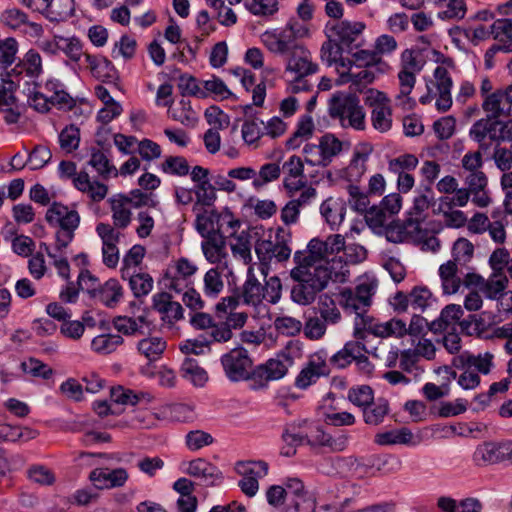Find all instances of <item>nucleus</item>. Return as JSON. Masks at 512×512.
Instances as JSON below:
<instances>
[{
    "instance_id": "10",
    "label": "nucleus",
    "mask_w": 512,
    "mask_h": 512,
    "mask_svg": "<svg viewBox=\"0 0 512 512\" xmlns=\"http://www.w3.org/2000/svg\"><path fill=\"white\" fill-rule=\"evenodd\" d=\"M328 37L336 41L340 47H344L347 53H352V50L360 48L361 43L358 39L361 38L366 25L361 21H338L331 26L327 25Z\"/></svg>"
},
{
    "instance_id": "9",
    "label": "nucleus",
    "mask_w": 512,
    "mask_h": 512,
    "mask_svg": "<svg viewBox=\"0 0 512 512\" xmlns=\"http://www.w3.org/2000/svg\"><path fill=\"white\" fill-rule=\"evenodd\" d=\"M373 294L374 289L372 285L362 283L354 289H343L339 294V303L346 312L354 313L356 319L361 318L364 326H366L365 313L371 305Z\"/></svg>"
},
{
    "instance_id": "62",
    "label": "nucleus",
    "mask_w": 512,
    "mask_h": 512,
    "mask_svg": "<svg viewBox=\"0 0 512 512\" xmlns=\"http://www.w3.org/2000/svg\"><path fill=\"white\" fill-rule=\"evenodd\" d=\"M88 164L104 178H108L111 174L114 176L118 175L116 167L110 163L108 157L101 150H97L91 154Z\"/></svg>"
},
{
    "instance_id": "26",
    "label": "nucleus",
    "mask_w": 512,
    "mask_h": 512,
    "mask_svg": "<svg viewBox=\"0 0 512 512\" xmlns=\"http://www.w3.org/2000/svg\"><path fill=\"white\" fill-rule=\"evenodd\" d=\"M29 8L53 15L51 19L67 17L74 11V0H22Z\"/></svg>"
},
{
    "instance_id": "17",
    "label": "nucleus",
    "mask_w": 512,
    "mask_h": 512,
    "mask_svg": "<svg viewBox=\"0 0 512 512\" xmlns=\"http://www.w3.org/2000/svg\"><path fill=\"white\" fill-rule=\"evenodd\" d=\"M325 247L323 240L319 238L311 239L307 245V250L294 253L295 264L312 270L313 268H330Z\"/></svg>"
},
{
    "instance_id": "19",
    "label": "nucleus",
    "mask_w": 512,
    "mask_h": 512,
    "mask_svg": "<svg viewBox=\"0 0 512 512\" xmlns=\"http://www.w3.org/2000/svg\"><path fill=\"white\" fill-rule=\"evenodd\" d=\"M96 232L102 240L103 263L108 268H115L119 262V242L120 233L110 224L99 223L96 226Z\"/></svg>"
},
{
    "instance_id": "49",
    "label": "nucleus",
    "mask_w": 512,
    "mask_h": 512,
    "mask_svg": "<svg viewBox=\"0 0 512 512\" xmlns=\"http://www.w3.org/2000/svg\"><path fill=\"white\" fill-rule=\"evenodd\" d=\"M202 242V251L210 263H219L226 256V242L220 235L207 237Z\"/></svg>"
},
{
    "instance_id": "20",
    "label": "nucleus",
    "mask_w": 512,
    "mask_h": 512,
    "mask_svg": "<svg viewBox=\"0 0 512 512\" xmlns=\"http://www.w3.org/2000/svg\"><path fill=\"white\" fill-rule=\"evenodd\" d=\"M464 187L472 195V203L479 207H488L492 198L488 190V177L485 173H469L465 176Z\"/></svg>"
},
{
    "instance_id": "29",
    "label": "nucleus",
    "mask_w": 512,
    "mask_h": 512,
    "mask_svg": "<svg viewBox=\"0 0 512 512\" xmlns=\"http://www.w3.org/2000/svg\"><path fill=\"white\" fill-rule=\"evenodd\" d=\"M328 372L325 360L316 354L296 377L295 386L299 389H306L316 383L321 376L328 374Z\"/></svg>"
},
{
    "instance_id": "33",
    "label": "nucleus",
    "mask_w": 512,
    "mask_h": 512,
    "mask_svg": "<svg viewBox=\"0 0 512 512\" xmlns=\"http://www.w3.org/2000/svg\"><path fill=\"white\" fill-rule=\"evenodd\" d=\"M292 365L293 358L288 353L283 352L259 366L261 367L262 373H265L270 381H277L287 374Z\"/></svg>"
},
{
    "instance_id": "46",
    "label": "nucleus",
    "mask_w": 512,
    "mask_h": 512,
    "mask_svg": "<svg viewBox=\"0 0 512 512\" xmlns=\"http://www.w3.org/2000/svg\"><path fill=\"white\" fill-rule=\"evenodd\" d=\"M462 315L463 310L460 305H447L441 311L439 318L430 323L429 329L433 332H440L442 330H446L448 329L449 326L458 322Z\"/></svg>"
},
{
    "instance_id": "57",
    "label": "nucleus",
    "mask_w": 512,
    "mask_h": 512,
    "mask_svg": "<svg viewBox=\"0 0 512 512\" xmlns=\"http://www.w3.org/2000/svg\"><path fill=\"white\" fill-rule=\"evenodd\" d=\"M114 401L124 405H136L141 401L151 402L154 397L148 392H135L130 389L118 387L112 391Z\"/></svg>"
},
{
    "instance_id": "61",
    "label": "nucleus",
    "mask_w": 512,
    "mask_h": 512,
    "mask_svg": "<svg viewBox=\"0 0 512 512\" xmlns=\"http://www.w3.org/2000/svg\"><path fill=\"white\" fill-rule=\"evenodd\" d=\"M281 175V168L277 163H266L260 167L255 176L252 185L255 189H260L268 183L277 180Z\"/></svg>"
},
{
    "instance_id": "41",
    "label": "nucleus",
    "mask_w": 512,
    "mask_h": 512,
    "mask_svg": "<svg viewBox=\"0 0 512 512\" xmlns=\"http://www.w3.org/2000/svg\"><path fill=\"white\" fill-rule=\"evenodd\" d=\"M423 194L416 196L413 201L411 208V217L407 220L408 225L416 224L415 228H418L419 224L425 219V211L429 208L432 201L434 200L433 191L430 186H426Z\"/></svg>"
},
{
    "instance_id": "21",
    "label": "nucleus",
    "mask_w": 512,
    "mask_h": 512,
    "mask_svg": "<svg viewBox=\"0 0 512 512\" xmlns=\"http://www.w3.org/2000/svg\"><path fill=\"white\" fill-rule=\"evenodd\" d=\"M129 478L124 468H95L90 472L89 479L98 489L118 488L125 485Z\"/></svg>"
},
{
    "instance_id": "8",
    "label": "nucleus",
    "mask_w": 512,
    "mask_h": 512,
    "mask_svg": "<svg viewBox=\"0 0 512 512\" xmlns=\"http://www.w3.org/2000/svg\"><path fill=\"white\" fill-rule=\"evenodd\" d=\"M345 143L332 133L322 135L318 144L307 143L302 153L310 166L327 167L335 157L341 154Z\"/></svg>"
},
{
    "instance_id": "6",
    "label": "nucleus",
    "mask_w": 512,
    "mask_h": 512,
    "mask_svg": "<svg viewBox=\"0 0 512 512\" xmlns=\"http://www.w3.org/2000/svg\"><path fill=\"white\" fill-rule=\"evenodd\" d=\"M329 114L338 119L344 128L364 130L366 127L365 112L356 96L335 94L330 100Z\"/></svg>"
},
{
    "instance_id": "60",
    "label": "nucleus",
    "mask_w": 512,
    "mask_h": 512,
    "mask_svg": "<svg viewBox=\"0 0 512 512\" xmlns=\"http://www.w3.org/2000/svg\"><path fill=\"white\" fill-rule=\"evenodd\" d=\"M246 9L258 17L273 16L279 10L278 0H245Z\"/></svg>"
},
{
    "instance_id": "47",
    "label": "nucleus",
    "mask_w": 512,
    "mask_h": 512,
    "mask_svg": "<svg viewBox=\"0 0 512 512\" xmlns=\"http://www.w3.org/2000/svg\"><path fill=\"white\" fill-rule=\"evenodd\" d=\"M370 150L368 151H355L350 164L345 169V178L350 184H355L361 180L367 171V160Z\"/></svg>"
},
{
    "instance_id": "59",
    "label": "nucleus",
    "mask_w": 512,
    "mask_h": 512,
    "mask_svg": "<svg viewBox=\"0 0 512 512\" xmlns=\"http://www.w3.org/2000/svg\"><path fill=\"white\" fill-rule=\"evenodd\" d=\"M318 312L320 317L329 324H337L341 320V313L335 301L327 294H323L318 300Z\"/></svg>"
},
{
    "instance_id": "40",
    "label": "nucleus",
    "mask_w": 512,
    "mask_h": 512,
    "mask_svg": "<svg viewBox=\"0 0 512 512\" xmlns=\"http://www.w3.org/2000/svg\"><path fill=\"white\" fill-rule=\"evenodd\" d=\"M202 293L205 297L216 299L224 290L222 271L218 267L206 271L202 279Z\"/></svg>"
},
{
    "instance_id": "42",
    "label": "nucleus",
    "mask_w": 512,
    "mask_h": 512,
    "mask_svg": "<svg viewBox=\"0 0 512 512\" xmlns=\"http://www.w3.org/2000/svg\"><path fill=\"white\" fill-rule=\"evenodd\" d=\"M457 273L458 268L455 261H448L440 266L439 276L445 294H454L459 290L462 280Z\"/></svg>"
},
{
    "instance_id": "37",
    "label": "nucleus",
    "mask_w": 512,
    "mask_h": 512,
    "mask_svg": "<svg viewBox=\"0 0 512 512\" xmlns=\"http://www.w3.org/2000/svg\"><path fill=\"white\" fill-rule=\"evenodd\" d=\"M133 199L127 196H118L111 200L113 223L118 228H126L131 222V207Z\"/></svg>"
},
{
    "instance_id": "18",
    "label": "nucleus",
    "mask_w": 512,
    "mask_h": 512,
    "mask_svg": "<svg viewBox=\"0 0 512 512\" xmlns=\"http://www.w3.org/2000/svg\"><path fill=\"white\" fill-rule=\"evenodd\" d=\"M152 308L159 314L161 321L172 327L184 318V309L179 302L173 301L167 292L156 293L152 297Z\"/></svg>"
},
{
    "instance_id": "44",
    "label": "nucleus",
    "mask_w": 512,
    "mask_h": 512,
    "mask_svg": "<svg viewBox=\"0 0 512 512\" xmlns=\"http://www.w3.org/2000/svg\"><path fill=\"white\" fill-rule=\"evenodd\" d=\"M181 374L184 379L194 386L203 387L208 380V374L198 361L187 357L181 365Z\"/></svg>"
},
{
    "instance_id": "55",
    "label": "nucleus",
    "mask_w": 512,
    "mask_h": 512,
    "mask_svg": "<svg viewBox=\"0 0 512 512\" xmlns=\"http://www.w3.org/2000/svg\"><path fill=\"white\" fill-rule=\"evenodd\" d=\"M129 286L136 298L148 295L153 289V278L145 272L135 273V271L126 275Z\"/></svg>"
},
{
    "instance_id": "38",
    "label": "nucleus",
    "mask_w": 512,
    "mask_h": 512,
    "mask_svg": "<svg viewBox=\"0 0 512 512\" xmlns=\"http://www.w3.org/2000/svg\"><path fill=\"white\" fill-rule=\"evenodd\" d=\"M320 213L332 229L339 226L344 220L346 208L340 199L328 198L320 206Z\"/></svg>"
},
{
    "instance_id": "50",
    "label": "nucleus",
    "mask_w": 512,
    "mask_h": 512,
    "mask_svg": "<svg viewBox=\"0 0 512 512\" xmlns=\"http://www.w3.org/2000/svg\"><path fill=\"white\" fill-rule=\"evenodd\" d=\"M314 131V123L309 115L303 116L297 124V128L293 135L286 141L288 149L295 150L300 147L303 141L308 140Z\"/></svg>"
},
{
    "instance_id": "35",
    "label": "nucleus",
    "mask_w": 512,
    "mask_h": 512,
    "mask_svg": "<svg viewBox=\"0 0 512 512\" xmlns=\"http://www.w3.org/2000/svg\"><path fill=\"white\" fill-rule=\"evenodd\" d=\"M351 58V67L353 65L359 68H370L377 67L380 72H387L391 69L390 65L384 61L382 58H378L374 52V50H366V49H354L352 53H349Z\"/></svg>"
},
{
    "instance_id": "7",
    "label": "nucleus",
    "mask_w": 512,
    "mask_h": 512,
    "mask_svg": "<svg viewBox=\"0 0 512 512\" xmlns=\"http://www.w3.org/2000/svg\"><path fill=\"white\" fill-rule=\"evenodd\" d=\"M292 234L288 228L278 227L274 239H260L255 244V253L262 266L287 261L292 253Z\"/></svg>"
},
{
    "instance_id": "1",
    "label": "nucleus",
    "mask_w": 512,
    "mask_h": 512,
    "mask_svg": "<svg viewBox=\"0 0 512 512\" xmlns=\"http://www.w3.org/2000/svg\"><path fill=\"white\" fill-rule=\"evenodd\" d=\"M290 277L295 284L291 289V299L299 305L313 303L316 296L324 290L332 278L331 268L309 269L302 265H295L290 271Z\"/></svg>"
},
{
    "instance_id": "43",
    "label": "nucleus",
    "mask_w": 512,
    "mask_h": 512,
    "mask_svg": "<svg viewBox=\"0 0 512 512\" xmlns=\"http://www.w3.org/2000/svg\"><path fill=\"white\" fill-rule=\"evenodd\" d=\"M264 286L258 281L251 268L243 285L242 296L246 304L258 305L265 299Z\"/></svg>"
},
{
    "instance_id": "28",
    "label": "nucleus",
    "mask_w": 512,
    "mask_h": 512,
    "mask_svg": "<svg viewBox=\"0 0 512 512\" xmlns=\"http://www.w3.org/2000/svg\"><path fill=\"white\" fill-rule=\"evenodd\" d=\"M282 169L285 174L283 185L287 190L298 191L305 186L304 164L299 156H290Z\"/></svg>"
},
{
    "instance_id": "58",
    "label": "nucleus",
    "mask_w": 512,
    "mask_h": 512,
    "mask_svg": "<svg viewBox=\"0 0 512 512\" xmlns=\"http://www.w3.org/2000/svg\"><path fill=\"white\" fill-rule=\"evenodd\" d=\"M235 470L242 478L254 477L258 480L267 475L268 464L265 461H238Z\"/></svg>"
},
{
    "instance_id": "24",
    "label": "nucleus",
    "mask_w": 512,
    "mask_h": 512,
    "mask_svg": "<svg viewBox=\"0 0 512 512\" xmlns=\"http://www.w3.org/2000/svg\"><path fill=\"white\" fill-rule=\"evenodd\" d=\"M435 86L438 92V97L435 106L438 111L446 112L452 106L451 88L453 85L452 79L448 70L445 67L437 66L434 70Z\"/></svg>"
},
{
    "instance_id": "54",
    "label": "nucleus",
    "mask_w": 512,
    "mask_h": 512,
    "mask_svg": "<svg viewBox=\"0 0 512 512\" xmlns=\"http://www.w3.org/2000/svg\"><path fill=\"white\" fill-rule=\"evenodd\" d=\"M160 414L165 419L177 422H188L195 417L193 407L183 403L165 405L160 409Z\"/></svg>"
},
{
    "instance_id": "36",
    "label": "nucleus",
    "mask_w": 512,
    "mask_h": 512,
    "mask_svg": "<svg viewBox=\"0 0 512 512\" xmlns=\"http://www.w3.org/2000/svg\"><path fill=\"white\" fill-rule=\"evenodd\" d=\"M399 80V93L396 96V101L403 109H412L415 101L409 97L416 83V74L404 70L398 72Z\"/></svg>"
},
{
    "instance_id": "51",
    "label": "nucleus",
    "mask_w": 512,
    "mask_h": 512,
    "mask_svg": "<svg viewBox=\"0 0 512 512\" xmlns=\"http://www.w3.org/2000/svg\"><path fill=\"white\" fill-rule=\"evenodd\" d=\"M287 493L303 500L306 512H315L316 500L312 494L305 490L303 482L298 478H288L285 483Z\"/></svg>"
},
{
    "instance_id": "56",
    "label": "nucleus",
    "mask_w": 512,
    "mask_h": 512,
    "mask_svg": "<svg viewBox=\"0 0 512 512\" xmlns=\"http://www.w3.org/2000/svg\"><path fill=\"white\" fill-rule=\"evenodd\" d=\"M173 120L187 127H194L198 122L197 113L192 109L189 100L181 99L177 106L170 111Z\"/></svg>"
},
{
    "instance_id": "30",
    "label": "nucleus",
    "mask_w": 512,
    "mask_h": 512,
    "mask_svg": "<svg viewBox=\"0 0 512 512\" xmlns=\"http://www.w3.org/2000/svg\"><path fill=\"white\" fill-rule=\"evenodd\" d=\"M91 297L109 308H114L123 298V288L117 279L111 278L91 291Z\"/></svg>"
},
{
    "instance_id": "31",
    "label": "nucleus",
    "mask_w": 512,
    "mask_h": 512,
    "mask_svg": "<svg viewBox=\"0 0 512 512\" xmlns=\"http://www.w3.org/2000/svg\"><path fill=\"white\" fill-rule=\"evenodd\" d=\"M74 187L88 195L94 202L102 201L108 193L107 185L98 181H91L89 174L86 171H80L79 174L73 179Z\"/></svg>"
},
{
    "instance_id": "52",
    "label": "nucleus",
    "mask_w": 512,
    "mask_h": 512,
    "mask_svg": "<svg viewBox=\"0 0 512 512\" xmlns=\"http://www.w3.org/2000/svg\"><path fill=\"white\" fill-rule=\"evenodd\" d=\"M124 343L118 334H101L92 339L91 349L100 355H107L117 350Z\"/></svg>"
},
{
    "instance_id": "3",
    "label": "nucleus",
    "mask_w": 512,
    "mask_h": 512,
    "mask_svg": "<svg viewBox=\"0 0 512 512\" xmlns=\"http://www.w3.org/2000/svg\"><path fill=\"white\" fill-rule=\"evenodd\" d=\"M45 219L50 226L59 227L55 235V250L62 253L74 239L75 230L80 223V216L76 210L54 202L48 208Z\"/></svg>"
},
{
    "instance_id": "27",
    "label": "nucleus",
    "mask_w": 512,
    "mask_h": 512,
    "mask_svg": "<svg viewBox=\"0 0 512 512\" xmlns=\"http://www.w3.org/2000/svg\"><path fill=\"white\" fill-rule=\"evenodd\" d=\"M185 472L201 480L206 486L215 485L218 481L223 479L222 472L203 458H197L188 463Z\"/></svg>"
},
{
    "instance_id": "23",
    "label": "nucleus",
    "mask_w": 512,
    "mask_h": 512,
    "mask_svg": "<svg viewBox=\"0 0 512 512\" xmlns=\"http://www.w3.org/2000/svg\"><path fill=\"white\" fill-rule=\"evenodd\" d=\"M508 100H512V89H509V85L505 88L496 89L493 94L487 95L483 99L481 107L490 117L510 116Z\"/></svg>"
},
{
    "instance_id": "63",
    "label": "nucleus",
    "mask_w": 512,
    "mask_h": 512,
    "mask_svg": "<svg viewBox=\"0 0 512 512\" xmlns=\"http://www.w3.org/2000/svg\"><path fill=\"white\" fill-rule=\"evenodd\" d=\"M453 260L458 265H466L474 255V245L466 238H458L452 247Z\"/></svg>"
},
{
    "instance_id": "64",
    "label": "nucleus",
    "mask_w": 512,
    "mask_h": 512,
    "mask_svg": "<svg viewBox=\"0 0 512 512\" xmlns=\"http://www.w3.org/2000/svg\"><path fill=\"white\" fill-rule=\"evenodd\" d=\"M507 277L503 272H493L488 280L484 281L482 290L490 299H496L507 286Z\"/></svg>"
},
{
    "instance_id": "5",
    "label": "nucleus",
    "mask_w": 512,
    "mask_h": 512,
    "mask_svg": "<svg viewBox=\"0 0 512 512\" xmlns=\"http://www.w3.org/2000/svg\"><path fill=\"white\" fill-rule=\"evenodd\" d=\"M37 85L33 89H28V103L36 111L48 112L51 106H57L59 109L70 110L74 107L75 101L66 92L65 86L58 80H47L43 90H36Z\"/></svg>"
},
{
    "instance_id": "4",
    "label": "nucleus",
    "mask_w": 512,
    "mask_h": 512,
    "mask_svg": "<svg viewBox=\"0 0 512 512\" xmlns=\"http://www.w3.org/2000/svg\"><path fill=\"white\" fill-rule=\"evenodd\" d=\"M37 85L33 89H28V103L36 111L48 112L51 106H57L59 109L70 110L74 107L75 101L66 92L65 86L58 80H47L43 90H36Z\"/></svg>"
},
{
    "instance_id": "15",
    "label": "nucleus",
    "mask_w": 512,
    "mask_h": 512,
    "mask_svg": "<svg viewBox=\"0 0 512 512\" xmlns=\"http://www.w3.org/2000/svg\"><path fill=\"white\" fill-rule=\"evenodd\" d=\"M221 364L230 381L238 382L249 377L252 360L244 348H234L222 355Z\"/></svg>"
},
{
    "instance_id": "16",
    "label": "nucleus",
    "mask_w": 512,
    "mask_h": 512,
    "mask_svg": "<svg viewBox=\"0 0 512 512\" xmlns=\"http://www.w3.org/2000/svg\"><path fill=\"white\" fill-rule=\"evenodd\" d=\"M0 22L9 29L19 31L32 38L40 37L43 33V28L39 23L30 21L28 15L16 7L2 11Z\"/></svg>"
},
{
    "instance_id": "11",
    "label": "nucleus",
    "mask_w": 512,
    "mask_h": 512,
    "mask_svg": "<svg viewBox=\"0 0 512 512\" xmlns=\"http://www.w3.org/2000/svg\"><path fill=\"white\" fill-rule=\"evenodd\" d=\"M301 29L298 24L288 23L280 32L266 31L262 34L261 40L265 47L275 54H288L298 45L297 36L300 35Z\"/></svg>"
},
{
    "instance_id": "13",
    "label": "nucleus",
    "mask_w": 512,
    "mask_h": 512,
    "mask_svg": "<svg viewBox=\"0 0 512 512\" xmlns=\"http://www.w3.org/2000/svg\"><path fill=\"white\" fill-rule=\"evenodd\" d=\"M366 104L372 109L371 122L373 128L381 133L389 131L392 127V109L387 95L372 90L366 98Z\"/></svg>"
},
{
    "instance_id": "39",
    "label": "nucleus",
    "mask_w": 512,
    "mask_h": 512,
    "mask_svg": "<svg viewBox=\"0 0 512 512\" xmlns=\"http://www.w3.org/2000/svg\"><path fill=\"white\" fill-rule=\"evenodd\" d=\"M85 61L88 64L91 74L103 82L113 79L115 69L111 61L105 57L85 54Z\"/></svg>"
},
{
    "instance_id": "14",
    "label": "nucleus",
    "mask_w": 512,
    "mask_h": 512,
    "mask_svg": "<svg viewBox=\"0 0 512 512\" xmlns=\"http://www.w3.org/2000/svg\"><path fill=\"white\" fill-rule=\"evenodd\" d=\"M198 271L197 265L186 257L173 262L166 272V287L177 293L193 284V276Z\"/></svg>"
},
{
    "instance_id": "48",
    "label": "nucleus",
    "mask_w": 512,
    "mask_h": 512,
    "mask_svg": "<svg viewBox=\"0 0 512 512\" xmlns=\"http://www.w3.org/2000/svg\"><path fill=\"white\" fill-rule=\"evenodd\" d=\"M390 411L387 399L379 398L363 409V420L367 425H380Z\"/></svg>"
},
{
    "instance_id": "2",
    "label": "nucleus",
    "mask_w": 512,
    "mask_h": 512,
    "mask_svg": "<svg viewBox=\"0 0 512 512\" xmlns=\"http://www.w3.org/2000/svg\"><path fill=\"white\" fill-rule=\"evenodd\" d=\"M469 137L483 151L489 148L490 143L512 141V119L499 120L486 114L472 124Z\"/></svg>"
},
{
    "instance_id": "25",
    "label": "nucleus",
    "mask_w": 512,
    "mask_h": 512,
    "mask_svg": "<svg viewBox=\"0 0 512 512\" xmlns=\"http://www.w3.org/2000/svg\"><path fill=\"white\" fill-rule=\"evenodd\" d=\"M493 359L494 355L490 352L475 356L468 351H464L453 357L452 364L456 368H471L487 375L493 367Z\"/></svg>"
},
{
    "instance_id": "45",
    "label": "nucleus",
    "mask_w": 512,
    "mask_h": 512,
    "mask_svg": "<svg viewBox=\"0 0 512 512\" xmlns=\"http://www.w3.org/2000/svg\"><path fill=\"white\" fill-rule=\"evenodd\" d=\"M220 213L216 210H205L198 214L196 218V228L202 237H212L219 235Z\"/></svg>"
},
{
    "instance_id": "34",
    "label": "nucleus",
    "mask_w": 512,
    "mask_h": 512,
    "mask_svg": "<svg viewBox=\"0 0 512 512\" xmlns=\"http://www.w3.org/2000/svg\"><path fill=\"white\" fill-rule=\"evenodd\" d=\"M374 442L382 446L397 444L415 446L419 443V440L414 437L410 429L402 427L396 430L377 433Z\"/></svg>"
},
{
    "instance_id": "12",
    "label": "nucleus",
    "mask_w": 512,
    "mask_h": 512,
    "mask_svg": "<svg viewBox=\"0 0 512 512\" xmlns=\"http://www.w3.org/2000/svg\"><path fill=\"white\" fill-rule=\"evenodd\" d=\"M477 466H489L503 461L512 463V441L484 442L479 444L472 456Z\"/></svg>"
},
{
    "instance_id": "53",
    "label": "nucleus",
    "mask_w": 512,
    "mask_h": 512,
    "mask_svg": "<svg viewBox=\"0 0 512 512\" xmlns=\"http://www.w3.org/2000/svg\"><path fill=\"white\" fill-rule=\"evenodd\" d=\"M138 352L149 361L160 358L166 349V341L158 336L148 337L140 340L137 344Z\"/></svg>"
},
{
    "instance_id": "32",
    "label": "nucleus",
    "mask_w": 512,
    "mask_h": 512,
    "mask_svg": "<svg viewBox=\"0 0 512 512\" xmlns=\"http://www.w3.org/2000/svg\"><path fill=\"white\" fill-rule=\"evenodd\" d=\"M343 52H346L344 47L334 41L331 37L325 41L321 46V60L327 64V66L336 65L338 68L345 70L351 69V61L349 58L342 56Z\"/></svg>"
},
{
    "instance_id": "22",
    "label": "nucleus",
    "mask_w": 512,
    "mask_h": 512,
    "mask_svg": "<svg viewBox=\"0 0 512 512\" xmlns=\"http://www.w3.org/2000/svg\"><path fill=\"white\" fill-rule=\"evenodd\" d=\"M317 64L312 62L311 53L298 44L290 53L287 59L286 71L294 73L295 76H308L316 73Z\"/></svg>"
}]
</instances>
